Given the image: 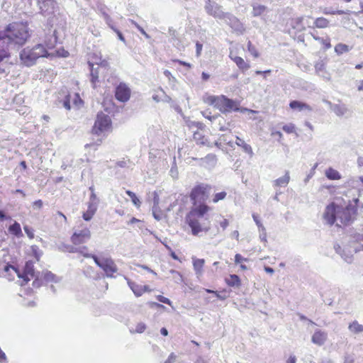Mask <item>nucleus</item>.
Instances as JSON below:
<instances>
[{"mask_svg": "<svg viewBox=\"0 0 363 363\" xmlns=\"http://www.w3.org/2000/svg\"><path fill=\"white\" fill-rule=\"evenodd\" d=\"M226 195H227V194L225 191H221V192L216 194L213 199V202L217 203L219 201L224 199L225 198Z\"/></svg>", "mask_w": 363, "mask_h": 363, "instance_id": "c03bdc74", "label": "nucleus"}, {"mask_svg": "<svg viewBox=\"0 0 363 363\" xmlns=\"http://www.w3.org/2000/svg\"><path fill=\"white\" fill-rule=\"evenodd\" d=\"M242 261H247V258H244L241 255L236 254L235 256V262L236 264L241 263Z\"/></svg>", "mask_w": 363, "mask_h": 363, "instance_id": "052dcab7", "label": "nucleus"}, {"mask_svg": "<svg viewBox=\"0 0 363 363\" xmlns=\"http://www.w3.org/2000/svg\"><path fill=\"white\" fill-rule=\"evenodd\" d=\"M252 218H253V220H255V223L257 224V225L258 226L259 228H261L262 226H264L261 221L259 220V218H258V216H257L256 214H253L252 215Z\"/></svg>", "mask_w": 363, "mask_h": 363, "instance_id": "e2e57ef3", "label": "nucleus"}, {"mask_svg": "<svg viewBox=\"0 0 363 363\" xmlns=\"http://www.w3.org/2000/svg\"><path fill=\"white\" fill-rule=\"evenodd\" d=\"M328 338V334L326 332L317 330L315 331L311 337V341L313 344L321 346L324 345Z\"/></svg>", "mask_w": 363, "mask_h": 363, "instance_id": "f3484780", "label": "nucleus"}, {"mask_svg": "<svg viewBox=\"0 0 363 363\" xmlns=\"http://www.w3.org/2000/svg\"><path fill=\"white\" fill-rule=\"evenodd\" d=\"M56 276L51 272H47L44 274V279L47 281H55L57 282Z\"/></svg>", "mask_w": 363, "mask_h": 363, "instance_id": "49530a36", "label": "nucleus"}, {"mask_svg": "<svg viewBox=\"0 0 363 363\" xmlns=\"http://www.w3.org/2000/svg\"><path fill=\"white\" fill-rule=\"evenodd\" d=\"M158 203H159V198L155 197L154 198V206L152 208V215L157 220H160L162 218V216H161L160 213L157 212Z\"/></svg>", "mask_w": 363, "mask_h": 363, "instance_id": "c9c22d12", "label": "nucleus"}, {"mask_svg": "<svg viewBox=\"0 0 363 363\" xmlns=\"http://www.w3.org/2000/svg\"><path fill=\"white\" fill-rule=\"evenodd\" d=\"M211 105L214 106L220 112L223 113H230L231 111H241L239 108V103L235 100L230 99L224 95L220 96H209L206 101ZM246 109H244L245 111Z\"/></svg>", "mask_w": 363, "mask_h": 363, "instance_id": "7ed1b4c3", "label": "nucleus"}, {"mask_svg": "<svg viewBox=\"0 0 363 363\" xmlns=\"http://www.w3.org/2000/svg\"><path fill=\"white\" fill-rule=\"evenodd\" d=\"M130 22L133 25H134L137 28V29L140 32V33L142 35H143L147 39H149L150 38V35L145 31V30L141 26H140L135 21H134L133 20H131Z\"/></svg>", "mask_w": 363, "mask_h": 363, "instance_id": "09e8293b", "label": "nucleus"}, {"mask_svg": "<svg viewBox=\"0 0 363 363\" xmlns=\"http://www.w3.org/2000/svg\"><path fill=\"white\" fill-rule=\"evenodd\" d=\"M10 271L13 272L14 273L18 274V271L12 265L6 264L4 267V272L8 273Z\"/></svg>", "mask_w": 363, "mask_h": 363, "instance_id": "5fc2aeb1", "label": "nucleus"}, {"mask_svg": "<svg viewBox=\"0 0 363 363\" xmlns=\"http://www.w3.org/2000/svg\"><path fill=\"white\" fill-rule=\"evenodd\" d=\"M247 50L254 57L257 58L259 56V52L257 50L256 48L252 44L251 41H248L247 43Z\"/></svg>", "mask_w": 363, "mask_h": 363, "instance_id": "ea45409f", "label": "nucleus"}, {"mask_svg": "<svg viewBox=\"0 0 363 363\" xmlns=\"http://www.w3.org/2000/svg\"><path fill=\"white\" fill-rule=\"evenodd\" d=\"M354 359L352 355L346 354L344 357L343 363H354Z\"/></svg>", "mask_w": 363, "mask_h": 363, "instance_id": "13d9d810", "label": "nucleus"}, {"mask_svg": "<svg viewBox=\"0 0 363 363\" xmlns=\"http://www.w3.org/2000/svg\"><path fill=\"white\" fill-rule=\"evenodd\" d=\"M177 356L174 353L172 352L169 357L168 359L164 362V363H174L176 360Z\"/></svg>", "mask_w": 363, "mask_h": 363, "instance_id": "680f3d73", "label": "nucleus"}, {"mask_svg": "<svg viewBox=\"0 0 363 363\" xmlns=\"http://www.w3.org/2000/svg\"><path fill=\"white\" fill-rule=\"evenodd\" d=\"M130 89L125 83H120L116 89V98L122 102L129 100Z\"/></svg>", "mask_w": 363, "mask_h": 363, "instance_id": "f8f14e48", "label": "nucleus"}, {"mask_svg": "<svg viewBox=\"0 0 363 363\" xmlns=\"http://www.w3.org/2000/svg\"><path fill=\"white\" fill-rule=\"evenodd\" d=\"M354 242L359 244V247L355 249V252L363 251V233H356L353 236Z\"/></svg>", "mask_w": 363, "mask_h": 363, "instance_id": "2f4dec72", "label": "nucleus"}, {"mask_svg": "<svg viewBox=\"0 0 363 363\" xmlns=\"http://www.w3.org/2000/svg\"><path fill=\"white\" fill-rule=\"evenodd\" d=\"M164 74L166 77H167L169 79V81L172 79L175 81V77L172 75L171 72L169 70H167V69L164 70Z\"/></svg>", "mask_w": 363, "mask_h": 363, "instance_id": "338daca9", "label": "nucleus"}, {"mask_svg": "<svg viewBox=\"0 0 363 363\" xmlns=\"http://www.w3.org/2000/svg\"><path fill=\"white\" fill-rule=\"evenodd\" d=\"M111 127V118L110 117L100 112L96 116V119L94 123V125L92 128V132L94 134L100 135L104 131L107 130Z\"/></svg>", "mask_w": 363, "mask_h": 363, "instance_id": "0eeeda50", "label": "nucleus"}, {"mask_svg": "<svg viewBox=\"0 0 363 363\" xmlns=\"http://www.w3.org/2000/svg\"><path fill=\"white\" fill-rule=\"evenodd\" d=\"M251 6L252 8V15L254 17L262 16L268 11V8L264 5H262L258 3H252Z\"/></svg>", "mask_w": 363, "mask_h": 363, "instance_id": "aec40b11", "label": "nucleus"}, {"mask_svg": "<svg viewBox=\"0 0 363 363\" xmlns=\"http://www.w3.org/2000/svg\"><path fill=\"white\" fill-rule=\"evenodd\" d=\"M103 16H104V20L106 21V23L111 28L112 26H111V22L112 20H111V18L110 17V16L108 14H107L106 13L104 12Z\"/></svg>", "mask_w": 363, "mask_h": 363, "instance_id": "0e129e2a", "label": "nucleus"}, {"mask_svg": "<svg viewBox=\"0 0 363 363\" xmlns=\"http://www.w3.org/2000/svg\"><path fill=\"white\" fill-rule=\"evenodd\" d=\"M350 50L348 45L342 43H339L335 47V51L338 55L347 52Z\"/></svg>", "mask_w": 363, "mask_h": 363, "instance_id": "4c0bfd02", "label": "nucleus"}, {"mask_svg": "<svg viewBox=\"0 0 363 363\" xmlns=\"http://www.w3.org/2000/svg\"><path fill=\"white\" fill-rule=\"evenodd\" d=\"M89 65L91 69V82L93 86L94 87L96 82L98 80V78H99L98 72L94 69L93 64H91V62H89Z\"/></svg>", "mask_w": 363, "mask_h": 363, "instance_id": "e433bc0d", "label": "nucleus"}, {"mask_svg": "<svg viewBox=\"0 0 363 363\" xmlns=\"http://www.w3.org/2000/svg\"><path fill=\"white\" fill-rule=\"evenodd\" d=\"M91 238V232L89 228H84L80 230H76L71 237L74 245H80L87 242Z\"/></svg>", "mask_w": 363, "mask_h": 363, "instance_id": "9b49d317", "label": "nucleus"}, {"mask_svg": "<svg viewBox=\"0 0 363 363\" xmlns=\"http://www.w3.org/2000/svg\"><path fill=\"white\" fill-rule=\"evenodd\" d=\"M230 58L236 64L238 67L245 72L250 69V65L248 62H245L241 57L233 56L232 54L229 55Z\"/></svg>", "mask_w": 363, "mask_h": 363, "instance_id": "6ab92c4d", "label": "nucleus"}, {"mask_svg": "<svg viewBox=\"0 0 363 363\" xmlns=\"http://www.w3.org/2000/svg\"><path fill=\"white\" fill-rule=\"evenodd\" d=\"M210 209L211 208L204 203H197L196 206H194L187 215L197 218H203L205 214L210 211Z\"/></svg>", "mask_w": 363, "mask_h": 363, "instance_id": "ddd939ff", "label": "nucleus"}, {"mask_svg": "<svg viewBox=\"0 0 363 363\" xmlns=\"http://www.w3.org/2000/svg\"><path fill=\"white\" fill-rule=\"evenodd\" d=\"M145 329H146V325L144 323H138L136 325L135 329L134 330H130V332L142 333L145 330Z\"/></svg>", "mask_w": 363, "mask_h": 363, "instance_id": "79ce46f5", "label": "nucleus"}, {"mask_svg": "<svg viewBox=\"0 0 363 363\" xmlns=\"http://www.w3.org/2000/svg\"><path fill=\"white\" fill-rule=\"evenodd\" d=\"M58 250L62 252H68L71 253L78 252V248L72 245H69L65 243H61L58 245Z\"/></svg>", "mask_w": 363, "mask_h": 363, "instance_id": "7c9ffc66", "label": "nucleus"}, {"mask_svg": "<svg viewBox=\"0 0 363 363\" xmlns=\"http://www.w3.org/2000/svg\"><path fill=\"white\" fill-rule=\"evenodd\" d=\"M202 218H197L186 216V220L191 229V233L194 235H197L201 232H208L210 229L209 223H204L201 222Z\"/></svg>", "mask_w": 363, "mask_h": 363, "instance_id": "6e6552de", "label": "nucleus"}, {"mask_svg": "<svg viewBox=\"0 0 363 363\" xmlns=\"http://www.w3.org/2000/svg\"><path fill=\"white\" fill-rule=\"evenodd\" d=\"M126 194H127V195L129 196L132 202L133 203V204L135 206L139 207L140 206L141 202H140V199L136 196V195L134 192L128 190V191H126Z\"/></svg>", "mask_w": 363, "mask_h": 363, "instance_id": "58836bf2", "label": "nucleus"}, {"mask_svg": "<svg viewBox=\"0 0 363 363\" xmlns=\"http://www.w3.org/2000/svg\"><path fill=\"white\" fill-rule=\"evenodd\" d=\"M34 266L31 262H27L24 267V270L22 274L19 272L18 274V277L22 278L23 281L27 283L30 281V278L35 276Z\"/></svg>", "mask_w": 363, "mask_h": 363, "instance_id": "dca6fc26", "label": "nucleus"}, {"mask_svg": "<svg viewBox=\"0 0 363 363\" xmlns=\"http://www.w3.org/2000/svg\"><path fill=\"white\" fill-rule=\"evenodd\" d=\"M128 284L136 296H140L147 289V286H142L128 280Z\"/></svg>", "mask_w": 363, "mask_h": 363, "instance_id": "4be33fe9", "label": "nucleus"}, {"mask_svg": "<svg viewBox=\"0 0 363 363\" xmlns=\"http://www.w3.org/2000/svg\"><path fill=\"white\" fill-rule=\"evenodd\" d=\"M94 215V214L92 213L91 211H89L88 210H86V211L83 213V216L82 217H83L84 220L89 221V220H90L92 218Z\"/></svg>", "mask_w": 363, "mask_h": 363, "instance_id": "4d7b16f0", "label": "nucleus"}, {"mask_svg": "<svg viewBox=\"0 0 363 363\" xmlns=\"http://www.w3.org/2000/svg\"><path fill=\"white\" fill-rule=\"evenodd\" d=\"M84 257L88 258L91 257L96 265L101 268L108 277H113V274L118 271L117 266L111 258L106 257L100 259L97 256L92 254H85Z\"/></svg>", "mask_w": 363, "mask_h": 363, "instance_id": "39448f33", "label": "nucleus"}, {"mask_svg": "<svg viewBox=\"0 0 363 363\" xmlns=\"http://www.w3.org/2000/svg\"><path fill=\"white\" fill-rule=\"evenodd\" d=\"M225 22L233 30L234 32L242 35L245 31V28L240 21L234 15L226 13L225 18H223Z\"/></svg>", "mask_w": 363, "mask_h": 363, "instance_id": "9d476101", "label": "nucleus"}, {"mask_svg": "<svg viewBox=\"0 0 363 363\" xmlns=\"http://www.w3.org/2000/svg\"><path fill=\"white\" fill-rule=\"evenodd\" d=\"M349 330L354 334L363 333V325L359 324L357 320L352 322L348 326Z\"/></svg>", "mask_w": 363, "mask_h": 363, "instance_id": "c756f323", "label": "nucleus"}, {"mask_svg": "<svg viewBox=\"0 0 363 363\" xmlns=\"http://www.w3.org/2000/svg\"><path fill=\"white\" fill-rule=\"evenodd\" d=\"M323 12L325 14H339V15H340V14H344V13L348 14V13H350V11L349 10H347L346 11H342V10L333 11V10H330L328 8H325Z\"/></svg>", "mask_w": 363, "mask_h": 363, "instance_id": "a19ab883", "label": "nucleus"}, {"mask_svg": "<svg viewBox=\"0 0 363 363\" xmlns=\"http://www.w3.org/2000/svg\"><path fill=\"white\" fill-rule=\"evenodd\" d=\"M204 9L207 14L218 19L224 18L226 13L220 5L212 0L206 1Z\"/></svg>", "mask_w": 363, "mask_h": 363, "instance_id": "1a4fd4ad", "label": "nucleus"}, {"mask_svg": "<svg viewBox=\"0 0 363 363\" xmlns=\"http://www.w3.org/2000/svg\"><path fill=\"white\" fill-rule=\"evenodd\" d=\"M57 43L56 36V30L48 29V33L45 34L44 44L47 49H52Z\"/></svg>", "mask_w": 363, "mask_h": 363, "instance_id": "2eb2a0df", "label": "nucleus"}, {"mask_svg": "<svg viewBox=\"0 0 363 363\" xmlns=\"http://www.w3.org/2000/svg\"><path fill=\"white\" fill-rule=\"evenodd\" d=\"M157 299L160 302L168 304L169 306L172 304V301L169 298H166V297H164L163 296H161V295L157 296Z\"/></svg>", "mask_w": 363, "mask_h": 363, "instance_id": "6e6d98bb", "label": "nucleus"}, {"mask_svg": "<svg viewBox=\"0 0 363 363\" xmlns=\"http://www.w3.org/2000/svg\"><path fill=\"white\" fill-rule=\"evenodd\" d=\"M48 52L43 44H38L33 48L27 47L20 53L21 62L27 67L33 66L40 57H47Z\"/></svg>", "mask_w": 363, "mask_h": 363, "instance_id": "20e7f679", "label": "nucleus"}, {"mask_svg": "<svg viewBox=\"0 0 363 363\" xmlns=\"http://www.w3.org/2000/svg\"><path fill=\"white\" fill-rule=\"evenodd\" d=\"M9 230L11 234L16 236H19L22 233L21 225L17 222H15L13 225H10Z\"/></svg>", "mask_w": 363, "mask_h": 363, "instance_id": "72a5a7b5", "label": "nucleus"}, {"mask_svg": "<svg viewBox=\"0 0 363 363\" xmlns=\"http://www.w3.org/2000/svg\"><path fill=\"white\" fill-rule=\"evenodd\" d=\"M10 56V52L0 49V77L6 74V70L9 66L7 61Z\"/></svg>", "mask_w": 363, "mask_h": 363, "instance_id": "a211bd4d", "label": "nucleus"}, {"mask_svg": "<svg viewBox=\"0 0 363 363\" xmlns=\"http://www.w3.org/2000/svg\"><path fill=\"white\" fill-rule=\"evenodd\" d=\"M193 267L196 276L201 277L203 274V268L205 264L203 259H199L195 257H192Z\"/></svg>", "mask_w": 363, "mask_h": 363, "instance_id": "412c9836", "label": "nucleus"}, {"mask_svg": "<svg viewBox=\"0 0 363 363\" xmlns=\"http://www.w3.org/2000/svg\"><path fill=\"white\" fill-rule=\"evenodd\" d=\"M331 109L337 116H342L347 112V108L344 104H334Z\"/></svg>", "mask_w": 363, "mask_h": 363, "instance_id": "c85d7f7f", "label": "nucleus"}, {"mask_svg": "<svg viewBox=\"0 0 363 363\" xmlns=\"http://www.w3.org/2000/svg\"><path fill=\"white\" fill-rule=\"evenodd\" d=\"M28 26L23 23H10L3 33L0 32V49L11 53L27 41L29 38Z\"/></svg>", "mask_w": 363, "mask_h": 363, "instance_id": "f257e3e1", "label": "nucleus"}, {"mask_svg": "<svg viewBox=\"0 0 363 363\" xmlns=\"http://www.w3.org/2000/svg\"><path fill=\"white\" fill-rule=\"evenodd\" d=\"M23 228H24V230H25L26 233L27 234V235L30 238H33V237H34L33 230L28 226H24Z\"/></svg>", "mask_w": 363, "mask_h": 363, "instance_id": "bf43d9fd", "label": "nucleus"}, {"mask_svg": "<svg viewBox=\"0 0 363 363\" xmlns=\"http://www.w3.org/2000/svg\"><path fill=\"white\" fill-rule=\"evenodd\" d=\"M235 143L238 146L241 147L245 152L249 154L250 156L253 155L251 146L247 144L242 139L237 136Z\"/></svg>", "mask_w": 363, "mask_h": 363, "instance_id": "a878e982", "label": "nucleus"}, {"mask_svg": "<svg viewBox=\"0 0 363 363\" xmlns=\"http://www.w3.org/2000/svg\"><path fill=\"white\" fill-rule=\"evenodd\" d=\"M329 25V21L328 19L323 17L318 18L314 21V26L318 28H327Z\"/></svg>", "mask_w": 363, "mask_h": 363, "instance_id": "473e14b6", "label": "nucleus"}, {"mask_svg": "<svg viewBox=\"0 0 363 363\" xmlns=\"http://www.w3.org/2000/svg\"><path fill=\"white\" fill-rule=\"evenodd\" d=\"M203 116L211 121H215L218 118V115L211 116V113L208 110L201 112Z\"/></svg>", "mask_w": 363, "mask_h": 363, "instance_id": "a18cd8bd", "label": "nucleus"}, {"mask_svg": "<svg viewBox=\"0 0 363 363\" xmlns=\"http://www.w3.org/2000/svg\"><path fill=\"white\" fill-rule=\"evenodd\" d=\"M226 284L232 287H239L240 286V279L236 274H231L225 278Z\"/></svg>", "mask_w": 363, "mask_h": 363, "instance_id": "bb28decb", "label": "nucleus"}, {"mask_svg": "<svg viewBox=\"0 0 363 363\" xmlns=\"http://www.w3.org/2000/svg\"><path fill=\"white\" fill-rule=\"evenodd\" d=\"M208 189H209V186L204 184H200L192 189L190 199L194 206H196L197 203H204L208 199Z\"/></svg>", "mask_w": 363, "mask_h": 363, "instance_id": "423d86ee", "label": "nucleus"}, {"mask_svg": "<svg viewBox=\"0 0 363 363\" xmlns=\"http://www.w3.org/2000/svg\"><path fill=\"white\" fill-rule=\"evenodd\" d=\"M98 202H89L87 210L89 211H91L92 213L95 214L98 208Z\"/></svg>", "mask_w": 363, "mask_h": 363, "instance_id": "603ef678", "label": "nucleus"}, {"mask_svg": "<svg viewBox=\"0 0 363 363\" xmlns=\"http://www.w3.org/2000/svg\"><path fill=\"white\" fill-rule=\"evenodd\" d=\"M325 175L330 180H339L342 178L340 172L332 167H329L325 170Z\"/></svg>", "mask_w": 363, "mask_h": 363, "instance_id": "393cba45", "label": "nucleus"}, {"mask_svg": "<svg viewBox=\"0 0 363 363\" xmlns=\"http://www.w3.org/2000/svg\"><path fill=\"white\" fill-rule=\"evenodd\" d=\"M70 95H67L65 96V98L62 101L63 107L67 110H70L71 106H70Z\"/></svg>", "mask_w": 363, "mask_h": 363, "instance_id": "8fccbe9b", "label": "nucleus"}, {"mask_svg": "<svg viewBox=\"0 0 363 363\" xmlns=\"http://www.w3.org/2000/svg\"><path fill=\"white\" fill-rule=\"evenodd\" d=\"M356 209L353 206H347L344 208L342 206L332 203L328 205L323 213V219L326 224L337 226L347 225L354 220Z\"/></svg>", "mask_w": 363, "mask_h": 363, "instance_id": "f03ea898", "label": "nucleus"}, {"mask_svg": "<svg viewBox=\"0 0 363 363\" xmlns=\"http://www.w3.org/2000/svg\"><path fill=\"white\" fill-rule=\"evenodd\" d=\"M203 45L199 42H197L196 43V55L199 57L201 55V50H202Z\"/></svg>", "mask_w": 363, "mask_h": 363, "instance_id": "69168bd1", "label": "nucleus"}, {"mask_svg": "<svg viewBox=\"0 0 363 363\" xmlns=\"http://www.w3.org/2000/svg\"><path fill=\"white\" fill-rule=\"evenodd\" d=\"M290 181V176H289V172L286 171L285 174L277 179L274 181V186H279V187H285L288 185Z\"/></svg>", "mask_w": 363, "mask_h": 363, "instance_id": "b1692460", "label": "nucleus"}, {"mask_svg": "<svg viewBox=\"0 0 363 363\" xmlns=\"http://www.w3.org/2000/svg\"><path fill=\"white\" fill-rule=\"evenodd\" d=\"M282 129L287 133H292L295 132V125L292 123H289L284 125Z\"/></svg>", "mask_w": 363, "mask_h": 363, "instance_id": "3c124183", "label": "nucleus"}, {"mask_svg": "<svg viewBox=\"0 0 363 363\" xmlns=\"http://www.w3.org/2000/svg\"><path fill=\"white\" fill-rule=\"evenodd\" d=\"M228 225L229 222L227 219H223L222 221L220 222V225L223 228V230L226 229Z\"/></svg>", "mask_w": 363, "mask_h": 363, "instance_id": "774afa93", "label": "nucleus"}, {"mask_svg": "<svg viewBox=\"0 0 363 363\" xmlns=\"http://www.w3.org/2000/svg\"><path fill=\"white\" fill-rule=\"evenodd\" d=\"M334 248L335 250V252L340 255L342 258L347 263H351L353 259V257L351 254H346L345 253L344 250L342 249V247L339 245H335L334 246Z\"/></svg>", "mask_w": 363, "mask_h": 363, "instance_id": "cd10ccee", "label": "nucleus"}, {"mask_svg": "<svg viewBox=\"0 0 363 363\" xmlns=\"http://www.w3.org/2000/svg\"><path fill=\"white\" fill-rule=\"evenodd\" d=\"M289 106L291 108L294 110H298V111H311L312 108L307 104L299 101H292L289 104Z\"/></svg>", "mask_w": 363, "mask_h": 363, "instance_id": "5701e85b", "label": "nucleus"}, {"mask_svg": "<svg viewBox=\"0 0 363 363\" xmlns=\"http://www.w3.org/2000/svg\"><path fill=\"white\" fill-rule=\"evenodd\" d=\"M40 9L44 15L52 14L55 8V1L54 0H38Z\"/></svg>", "mask_w": 363, "mask_h": 363, "instance_id": "4468645a", "label": "nucleus"}, {"mask_svg": "<svg viewBox=\"0 0 363 363\" xmlns=\"http://www.w3.org/2000/svg\"><path fill=\"white\" fill-rule=\"evenodd\" d=\"M159 90L162 93V95H163V96L162 97L161 101L172 104V98L165 93L164 89L162 87H160Z\"/></svg>", "mask_w": 363, "mask_h": 363, "instance_id": "de8ad7c7", "label": "nucleus"}, {"mask_svg": "<svg viewBox=\"0 0 363 363\" xmlns=\"http://www.w3.org/2000/svg\"><path fill=\"white\" fill-rule=\"evenodd\" d=\"M259 238L263 242H267V233L266 229L264 226H262L261 228H259Z\"/></svg>", "mask_w": 363, "mask_h": 363, "instance_id": "864d4df0", "label": "nucleus"}, {"mask_svg": "<svg viewBox=\"0 0 363 363\" xmlns=\"http://www.w3.org/2000/svg\"><path fill=\"white\" fill-rule=\"evenodd\" d=\"M72 101L73 104L78 108L81 107L83 104V101L82 100L78 94H74Z\"/></svg>", "mask_w": 363, "mask_h": 363, "instance_id": "37998d69", "label": "nucleus"}, {"mask_svg": "<svg viewBox=\"0 0 363 363\" xmlns=\"http://www.w3.org/2000/svg\"><path fill=\"white\" fill-rule=\"evenodd\" d=\"M194 140L197 144L200 145H204L207 140L204 135L199 131H196L194 133Z\"/></svg>", "mask_w": 363, "mask_h": 363, "instance_id": "f704fd0d", "label": "nucleus"}]
</instances>
